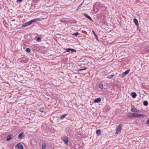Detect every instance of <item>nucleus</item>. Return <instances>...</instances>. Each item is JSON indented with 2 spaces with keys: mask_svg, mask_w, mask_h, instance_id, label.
<instances>
[{
  "mask_svg": "<svg viewBox=\"0 0 149 149\" xmlns=\"http://www.w3.org/2000/svg\"><path fill=\"white\" fill-rule=\"evenodd\" d=\"M116 134H117L118 133L121 132L122 130V125L120 124L118 125L116 128Z\"/></svg>",
  "mask_w": 149,
  "mask_h": 149,
  "instance_id": "obj_1",
  "label": "nucleus"
},
{
  "mask_svg": "<svg viewBox=\"0 0 149 149\" xmlns=\"http://www.w3.org/2000/svg\"><path fill=\"white\" fill-rule=\"evenodd\" d=\"M145 116L139 113H134L133 115V117H139L141 118H144Z\"/></svg>",
  "mask_w": 149,
  "mask_h": 149,
  "instance_id": "obj_2",
  "label": "nucleus"
},
{
  "mask_svg": "<svg viewBox=\"0 0 149 149\" xmlns=\"http://www.w3.org/2000/svg\"><path fill=\"white\" fill-rule=\"evenodd\" d=\"M16 149H23V146L21 143H18L15 146Z\"/></svg>",
  "mask_w": 149,
  "mask_h": 149,
  "instance_id": "obj_3",
  "label": "nucleus"
},
{
  "mask_svg": "<svg viewBox=\"0 0 149 149\" xmlns=\"http://www.w3.org/2000/svg\"><path fill=\"white\" fill-rule=\"evenodd\" d=\"M14 136L13 134H10L8 135L6 138V141H8L12 139L13 138Z\"/></svg>",
  "mask_w": 149,
  "mask_h": 149,
  "instance_id": "obj_4",
  "label": "nucleus"
},
{
  "mask_svg": "<svg viewBox=\"0 0 149 149\" xmlns=\"http://www.w3.org/2000/svg\"><path fill=\"white\" fill-rule=\"evenodd\" d=\"M31 24H32V23H31V21H30L29 22H26L24 24L22 25V27H25L29 25H31Z\"/></svg>",
  "mask_w": 149,
  "mask_h": 149,
  "instance_id": "obj_5",
  "label": "nucleus"
},
{
  "mask_svg": "<svg viewBox=\"0 0 149 149\" xmlns=\"http://www.w3.org/2000/svg\"><path fill=\"white\" fill-rule=\"evenodd\" d=\"M130 71V70H127L126 71L123 72L122 75V77H123L125 76Z\"/></svg>",
  "mask_w": 149,
  "mask_h": 149,
  "instance_id": "obj_6",
  "label": "nucleus"
},
{
  "mask_svg": "<svg viewBox=\"0 0 149 149\" xmlns=\"http://www.w3.org/2000/svg\"><path fill=\"white\" fill-rule=\"evenodd\" d=\"M101 101V99L100 98L95 99L94 101V103H99Z\"/></svg>",
  "mask_w": 149,
  "mask_h": 149,
  "instance_id": "obj_7",
  "label": "nucleus"
},
{
  "mask_svg": "<svg viewBox=\"0 0 149 149\" xmlns=\"http://www.w3.org/2000/svg\"><path fill=\"white\" fill-rule=\"evenodd\" d=\"M131 111L132 112H137V109L134 105L132 106L131 107Z\"/></svg>",
  "mask_w": 149,
  "mask_h": 149,
  "instance_id": "obj_8",
  "label": "nucleus"
},
{
  "mask_svg": "<svg viewBox=\"0 0 149 149\" xmlns=\"http://www.w3.org/2000/svg\"><path fill=\"white\" fill-rule=\"evenodd\" d=\"M84 16L88 19L90 20H91L92 22H93V20L91 17H90L87 14L84 13Z\"/></svg>",
  "mask_w": 149,
  "mask_h": 149,
  "instance_id": "obj_9",
  "label": "nucleus"
},
{
  "mask_svg": "<svg viewBox=\"0 0 149 149\" xmlns=\"http://www.w3.org/2000/svg\"><path fill=\"white\" fill-rule=\"evenodd\" d=\"M136 95H137L136 93L134 92H132L131 93V96L133 98H135Z\"/></svg>",
  "mask_w": 149,
  "mask_h": 149,
  "instance_id": "obj_10",
  "label": "nucleus"
},
{
  "mask_svg": "<svg viewBox=\"0 0 149 149\" xmlns=\"http://www.w3.org/2000/svg\"><path fill=\"white\" fill-rule=\"evenodd\" d=\"M133 113H127V116L129 118L133 117Z\"/></svg>",
  "mask_w": 149,
  "mask_h": 149,
  "instance_id": "obj_11",
  "label": "nucleus"
},
{
  "mask_svg": "<svg viewBox=\"0 0 149 149\" xmlns=\"http://www.w3.org/2000/svg\"><path fill=\"white\" fill-rule=\"evenodd\" d=\"M134 22L136 25L138 26L139 25L138 20L135 18H134Z\"/></svg>",
  "mask_w": 149,
  "mask_h": 149,
  "instance_id": "obj_12",
  "label": "nucleus"
},
{
  "mask_svg": "<svg viewBox=\"0 0 149 149\" xmlns=\"http://www.w3.org/2000/svg\"><path fill=\"white\" fill-rule=\"evenodd\" d=\"M23 135L24 133L23 132H22L19 134L18 138L19 139H22Z\"/></svg>",
  "mask_w": 149,
  "mask_h": 149,
  "instance_id": "obj_13",
  "label": "nucleus"
},
{
  "mask_svg": "<svg viewBox=\"0 0 149 149\" xmlns=\"http://www.w3.org/2000/svg\"><path fill=\"white\" fill-rule=\"evenodd\" d=\"M46 147V143H42V148L43 149H45Z\"/></svg>",
  "mask_w": 149,
  "mask_h": 149,
  "instance_id": "obj_14",
  "label": "nucleus"
},
{
  "mask_svg": "<svg viewBox=\"0 0 149 149\" xmlns=\"http://www.w3.org/2000/svg\"><path fill=\"white\" fill-rule=\"evenodd\" d=\"M96 133L99 136L101 134V131L100 130H97L96 131Z\"/></svg>",
  "mask_w": 149,
  "mask_h": 149,
  "instance_id": "obj_15",
  "label": "nucleus"
},
{
  "mask_svg": "<svg viewBox=\"0 0 149 149\" xmlns=\"http://www.w3.org/2000/svg\"><path fill=\"white\" fill-rule=\"evenodd\" d=\"M114 75V74L111 75H108L107 76V77L109 79H111Z\"/></svg>",
  "mask_w": 149,
  "mask_h": 149,
  "instance_id": "obj_16",
  "label": "nucleus"
},
{
  "mask_svg": "<svg viewBox=\"0 0 149 149\" xmlns=\"http://www.w3.org/2000/svg\"><path fill=\"white\" fill-rule=\"evenodd\" d=\"M67 115V114H65L61 116L60 117L61 119L62 120Z\"/></svg>",
  "mask_w": 149,
  "mask_h": 149,
  "instance_id": "obj_17",
  "label": "nucleus"
},
{
  "mask_svg": "<svg viewBox=\"0 0 149 149\" xmlns=\"http://www.w3.org/2000/svg\"><path fill=\"white\" fill-rule=\"evenodd\" d=\"M38 20V19H36L31 20V23L32 24L35 22L37 21Z\"/></svg>",
  "mask_w": 149,
  "mask_h": 149,
  "instance_id": "obj_18",
  "label": "nucleus"
},
{
  "mask_svg": "<svg viewBox=\"0 0 149 149\" xmlns=\"http://www.w3.org/2000/svg\"><path fill=\"white\" fill-rule=\"evenodd\" d=\"M148 102L147 101H145L143 102V104L144 106H147L148 105Z\"/></svg>",
  "mask_w": 149,
  "mask_h": 149,
  "instance_id": "obj_19",
  "label": "nucleus"
},
{
  "mask_svg": "<svg viewBox=\"0 0 149 149\" xmlns=\"http://www.w3.org/2000/svg\"><path fill=\"white\" fill-rule=\"evenodd\" d=\"M64 141L65 143H68V138H66L64 139Z\"/></svg>",
  "mask_w": 149,
  "mask_h": 149,
  "instance_id": "obj_20",
  "label": "nucleus"
},
{
  "mask_svg": "<svg viewBox=\"0 0 149 149\" xmlns=\"http://www.w3.org/2000/svg\"><path fill=\"white\" fill-rule=\"evenodd\" d=\"M44 111V108L43 107H41L40 108L39 111L40 112H43Z\"/></svg>",
  "mask_w": 149,
  "mask_h": 149,
  "instance_id": "obj_21",
  "label": "nucleus"
},
{
  "mask_svg": "<svg viewBox=\"0 0 149 149\" xmlns=\"http://www.w3.org/2000/svg\"><path fill=\"white\" fill-rule=\"evenodd\" d=\"M99 87L101 89H102L103 88V85L102 84H100L99 85Z\"/></svg>",
  "mask_w": 149,
  "mask_h": 149,
  "instance_id": "obj_22",
  "label": "nucleus"
},
{
  "mask_svg": "<svg viewBox=\"0 0 149 149\" xmlns=\"http://www.w3.org/2000/svg\"><path fill=\"white\" fill-rule=\"evenodd\" d=\"M92 32L94 36H95L97 38V36L96 34L95 33V32H94V31L93 30L92 31Z\"/></svg>",
  "mask_w": 149,
  "mask_h": 149,
  "instance_id": "obj_23",
  "label": "nucleus"
},
{
  "mask_svg": "<svg viewBox=\"0 0 149 149\" xmlns=\"http://www.w3.org/2000/svg\"><path fill=\"white\" fill-rule=\"evenodd\" d=\"M26 52H30L31 50L29 48H27L26 49Z\"/></svg>",
  "mask_w": 149,
  "mask_h": 149,
  "instance_id": "obj_24",
  "label": "nucleus"
},
{
  "mask_svg": "<svg viewBox=\"0 0 149 149\" xmlns=\"http://www.w3.org/2000/svg\"><path fill=\"white\" fill-rule=\"evenodd\" d=\"M71 51L73 52H76V51L75 49H70Z\"/></svg>",
  "mask_w": 149,
  "mask_h": 149,
  "instance_id": "obj_25",
  "label": "nucleus"
},
{
  "mask_svg": "<svg viewBox=\"0 0 149 149\" xmlns=\"http://www.w3.org/2000/svg\"><path fill=\"white\" fill-rule=\"evenodd\" d=\"M36 40L38 41H41V38L40 37H38L37 39Z\"/></svg>",
  "mask_w": 149,
  "mask_h": 149,
  "instance_id": "obj_26",
  "label": "nucleus"
},
{
  "mask_svg": "<svg viewBox=\"0 0 149 149\" xmlns=\"http://www.w3.org/2000/svg\"><path fill=\"white\" fill-rule=\"evenodd\" d=\"M71 51L70 48H68L66 49V52H70Z\"/></svg>",
  "mask_w": 149,
  "mask_h": 149,
  "instance_id": "obj_27",
  "label": "nucleus"
},
{
  "mask_svg": "<svg viewBox=\"0 0 149 149\" xmlns=\"http://www.w3.org/2000/svg\"><path fill=\"white\" fill-rule=\"evenodd\" d=\"M78 34L79 33L78 32H76L73 34V35H74V36H77L78 35Z\"/></svg>",
  "mask_w": 149,
  "mask_h": 149,
  "instance_id": "obj_28",
  "label": "nucleus"
},
{
  "mask_svg": "<svg viewBox=\"0 0 149 149\" xmlns=\"http://www.w3.org/2000/svg\"><path fill=\"white\" fill-rule=\"evenodd\" d=\"M86 68H84V69H80L79 70V71H82V70H86Z\"/></svg>",
  "mask_w": 149,
  "mask_h": 149,
  "instance_id": "obj_29",
  "label": "nucleus"
},
{
  "mask_svg": "<svg viewBox=\"0 0 149 149\" xmlns=\"http://www.w3.org/2000/svg\"><path fill=\"white\" fill-rule=\"evenodd\" d=\"M147 123H148L149 124V119H148L147 120Z\"/></svg>",
  "mask_w": 149,
  "mask_h": 149,
  "instance_id": "obj_30",
  "label": "nucleus"
},
{
  "mask_svg": "<svg viewBox=\"0 0 149 149\" xmlns=\"http://www.w3.org/2000/svg\"><path fill=\"white\" fill-rule=\"evenodd\" d=\"M17 1L18 2H19V1L22 2V0H17Z\"/></svg>",
  "mask_w": 149,
  "mask_h": 149,
  "instance_id": "obj_31",
  "label": "nucleus"
},
{
  "mask_svg": "<svg viewBox=\"0 0 149 149\" xmlns=\"http://www.w3.org/2000/svg\"><path fill=\"white\" fill-rule=\"evenodd\" d=\"M148 51L149 52V49H148Z\"/></svg>",
  "mask_w": 149,
  "mask_h": 149,
  "instance_id": "obj_32",
  "label": "nucleus"
}]
</instances>
